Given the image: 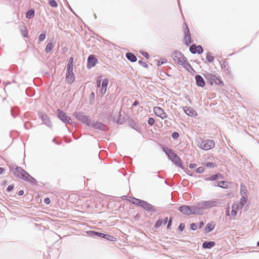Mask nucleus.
Returning <instances> with one entry per match:
<instances>
[{
    "mask_svg": "<svg viewBox=\"0 0 259 259\" xmlns=\"http://www.w3.org/2000/svg\"><path fill=\"white\" fill-rule=\"evenodd\" d=\"M171 57L176 63L182 66L188 71L190 72V70H193L188 62L187 59L181 52L179 51H174L172 54Z\"/></svg>",
    "mask_w": 259,
    "mask_h": 259,
    "instance_id": "nucleus-1",
    "label": "nucleus"
},
{
    "mask_svg": "<svg viewBox=\"0 0 259 259\" xmlns=\"http://www.w3.org/2000/svg\"><path fill=\"white\" fill-rule=\"evenodd\" d=\"M130 198L132 200L130 201L132 203L142 208L147 212L150 213L151 214H152V213L153 212H157V209L154 206L148 203L147 201L135 198L134 197Z\"/></svg>",
    "mask_w": 259,
    "mask_h": 259,
    "instance_id": "nucleus-2",
    "label": "nucleus"
},
{
    "mask_svg": "<svg viewBox=\"0 0 259 259\" xmlns=\"http://www.w3.org/2000/svg\"><path fill=\"white\" fill-rule=\"evenodd\" d=\"M162 151L167 155L168 159L170 160L175 165L181 169L184 170L182 161L180 157L175 153L174 151L167 147L163 146L162 148Z\"/></svg>",
    "mask_w": 259,
    "mask_h": 259,
    "instance_id": "nucleus-3",
    "label": "nucleus"
},
{
    "mask_svg": "<svg viewBox=\"0 0 259 259\" xmlns=\"http://www.w3.org/2000/svg\"><path fill=\"white\" fill-rule=\"evenodd\" d=\"M86 233L89 236L91 237H94L96 236L99 238H103L106 240L111 242H115L116 241V238L114 236L108 234H105L92 230L87 231H86Z\"/></svg>",
    "mask_w": 259,
    "mask_h": 259,
    "instance_id": "nucleus-4",
    "label": "nucleus"
},
{
    "mask_svg": "<svg viewBox=\"0 0 259 259\" xmlns=\"http://www.w3.org/2000/svg\"><path fill=\"white\" fill-rule=\"evenodd\" d=\"M9 169L11 171L17 178L21 179L23 180L25 176L27 175V171L23 169L21 167L16 165L14 164H10L8 165Z\"/></svg>",
    "mask_w": 259,
    "mask_h": 259,
    "instance_id": "nucleus-5",
    "label": "nucleus"
},
{
    "mask_svg": "<svg viewBox=\"0 0 259 259\" xmlns=\"http://www.w3.org/2000/svg\"><path fill=\"white\" fill-rule=\"evenodd\" d=\"M73 116L80 122L90 126L91 121L88 116L83 114V113L80 112H75L73 114Z\"/></svg>",
    "mask_w": 259,
    "mask_h": 259,
    "instance_id": "nucleus-6",
    "label": "nucleus"
},
{
    "mask_svg": "<svg viewBox=\"0 0 259 259\" xmlns=\"http://www.w3.org/2000/svg\"><path fill=\"white\" fill-rule=\"evenodd\" d=\"M57 114L58 118L62 121L63 123L67 124L70 123L72 124L73 122L71 121V118L68 116L66 113L60 109L57 110Z\"/></svg>",
    "mask_w": 259,
    "mask_h": 259,
    "instance_id": "nucleus-7",
    "label": "nucleus"
},
{
    "mask_svg": "<svg viewBox=\"0 0 259 259\" xmlns=\"http://www.w3.org/2000/svg\"><path fill=\"white\" fill-rule=\"evenodd\" d=\"M215 146L214 142L212 140H201V143L199 147L204 150H208L213 148Z\"/></svg>",
    "mask_w": 259,
    "mask_h": 259,
    "instance_id": "nucleus-8",
    "label": "nucleus"
},
{
    "mask_svg": "<svg viewBox=\"0 0 259 259\" xmlns=\"http://www.w3.org/2000/svg\"><path fill=\"white\" fill-rule=\"evenodd\" d=\"M38 117L41 119L43 123L47 126L50 128L52 126V122L47 114L42 111H38Z\"/></svg>",
    "mask_w": 259,
    "mask_h": 259,
    "instance_id": "nucleus-9",
    "label": "nucleus"
},
{
    "mask_svg": "<svg viewBox=\"0 0 259 259\" xmlns=\"http://www.w3.org/2000/svg\"><path fill=\"white\" fill-rule=\"evenodd\" d=\"M189 214L195 215L199 213V211L203 209L201 202H198L195 205L189 206Z\"/></svg>",
    "mask_w": 259,
    "mask_h": 259,
    "instance_id": "nucleus-10",
    "label": "nucleus"
},
{
    "mask_svg": "<svg viewBox=\"0 0 259 259\" xmlns=\"http://www.w3.org/2000/svg\"><path fill=\"white\" fill-rule=\"evenodd\" d=\"M125 121H127V118L126 119L124 116H123L121 114V112L115 113L113 114V122L117 124H122Z\"/></svg>",
    "mask_w": 259,
    "mask_h": 259,
    "instance_id": "nucleus-11",
    "label": "nucleus"
},
{
    "mask_svg": "<svg viewBox=\"0 0 259 259\" xmlns=\"http://www.w3.org/2000/svg\"><path fill=\"white\" fill-rule=\"evenodd\" d=\"M127 124L131 128L134 129L136 131L140 133L141 131L142 126L138 122L134 121L132 118L130 117H127Z\"/></svg>",
    "mask_w": 259,
    "mask_h": 259,
    "instance_id": "nucleus-12",
    "label": "nucleus"
},
{
    "mask_svg": "<svg viewBox=\"0 0 259 259\" xmlns=\"http://www.w3.org/2000/svg\"><path fill=\"white\" fill-rule=\"evenodd\" d=\"M95 129L99 130L102 131H106L108 130V127L103 123L97 121L95 122H91L90 126Z\"/></svg>",
    "mask_w": 259,
    "mask_h": 259,
    "instance_id": "nucleus-13",
    "label": "nucleus"
},
{
    "mask_svg": "<svg viewBox=\"0 0 259 259\" xmlns=\"http://www.w3.org/2000/svg\"><path fill=\"white\" fill-rule=\"evenodd\" d=\"M185 25L186 26V28L184 30V40L185 42V44L188 46L190 45V44L192 43L191 34L189 29L187 26V25L186 24V23H185Z\"/></svg>",
    "mask_w": 259,
    "mask_h": 259,
    "instance_id": "nucleus-14",
    "label": "nucleus"
},
{
    "mask_svg": "<svg viewBox=\"0 0 259 259\" xmlns=\"http://www.w3.org/2000/svg\"><path fill=\"white\" fill-rule=\"evenodd\" d=\"M98 62V60L95 57L94 55H89L88 58L87 67L88 69H91L94 67Z\"/></svg>",
    "mask_w": 259,
    "mask_h": 259,
    "instance_id": "nucleus-15",
    "label": "nucleus"
},
{
    "mask_svg": "<svg viewBox=\"0 0 259 259\" xmlns=\"http://www.w3.org/2000/svg\"><path fill=\"white\" fill-rule=\"evenodd\" d=\"M203 209L208 207L211 208L217 206L219 203L216 200L201 201Z\"/></svg>",
    "mask_w": 259,
    "mask_h": 259,
    "instance_id": "nucleus-16",
    "label": "nucleus"
},
{
    "mask_svg": "<svg viewBox=\"0 0 259 259\" xmlns=\"http://www.w3.org/2000/svg\"><path fill=\"white\" fill-rule=\"evenodd\" d=\"M223 178V176L222 174L220 173H217L214 175H211L209 177H206L204 178V180L206 181H214L219 180L220 179H222Z\"/></svg>",
    "mask_w": 259,
    "mask_h": 259,
    "instance_id": "nucleus-17",
    "label": "nucleus"
},
{
    "mask_svg": "<svg viewBox=\"0 0 259 259\" xmlns=\"http://www.w3.org/2000/svg\"><path fill=\"white\" fill-rule=\"evenodd\" d=\"M24 181L29 182L31 185L33 186H36L37 185V181L36 180L31 176L28 172L26 175L23 179Z\"/></svg>",
    "mask_w": 259,
    "mask_h": 259,
    "instance_id": "nucleus-18",
    "label": "nucleus"
},
{
    "mask_svg": "<svg viewBox=\"0 0 259 259\" xmlns=\"http://www.w3.org/2000/svg\"><path fill=\"white\" fill-rule=\"evenodd\" d=\"M184 112L189 116L195 117L197 115L196 111L189 107L186 106L184 107Z\"/></svg>",
    "mask_w": 259,
    "mask_h": 259,
    "instance_id": "nucleus-19",
    "label": "nucleus"
},
{
    "mask_svg": "<svg viewBox=\"0 0 259 259\" xmlns=\"http://www.w3.org/2000/svg\"><path fill=\"white\" fill-rule=\"evenodd\" d=\"M178 210L180 211L183 214L186 215H189V211H190V208H189V205H180L178 208Z\"/></svg>",
    "mask_w": 259,
    "mask_h": 259,
    "instance_id": "nucleus-20",
    "label": "nucleus"
},
{
    "mask_svg": "<svg viewBox=\"0 0 259 259\" xmlns=\"http://www.w3.org/2000/svg\"><path fill=\"white\" fill-rule=\"evenodd\" d=\"M215 227V223L214 222H211L206 224L203 233L206 234L211 232L213 230Z\"/></svg>",
    "mask_w": 259,
    "mask_h": 259,
    "instance_id": "nucleus-21",
    "label": "nucleus"
},
{
    "mask_svg": "<svg viewBox=\"0 0 259 259\" xmlns=\"http://www.w3.org/2000/svg\"><path fill=\"white\" fill-rule=\"evenodd\" d=\"M215 245L213 241H205L202 243V247L203 249H211Z\"/></svg>",
    "mask_w": 259,
    "mask_h": 259,
    "instance_id": "nucleus-22",
    "label": "nucleus"
},
{
    "mask_svg": "<svg viewBox=\"0 0 259 259\" xmlns=\"http://www.w3.org/2000/svg\"><path fill=\"white\" fill-rule=\"evenodd\" d=\"M204 75L210 84L212 85L214 83L215 75L208 72L205 73Z\"/></svg>",
    "mask_w": 259,
    "mask_h": 259,
    "instance_id": "nucleus-23",
    "label": "nucleus"
},
{
    "mask_svg": "<svg viewBox=\"0 0 259 259\" xmlns=\"http://www.w3.org/2000/svg\"><path fill=\"white\" fill-rule=\"evenodd\" d=\"M75 79V76L73 72V71L69 72L66 71V80L67 82L71 84L72 83Z\"/></svg>",
    "mask_w": 259,
    "mask_h": 259,
    "instance_id": "nucleus-24",
    "label": "nucleus"
},
{
    "mask_svg": "<svg viewBox=\"0 0 259 259\" xmlns=\"http://www.w3.org/2000/svg\"><path fill=\"white\" fill-rule=\"evenodd\" d=\"M195 80L196 81V84L201 87H203L205 85V81L203 77L199 74L195 76Z\"/></svg>",
    "mask_w": 259,
    "mask_h": 259,
    "instance_id": "nucleus-25",
    "label": "nucleus"
},
{
    "mask_svg": "<svg viewBox=\"0 0 259 259\" xmlns=\"http://www.w3.org/2000/svg\"><path fill=\"white\" fill-rule=\"evenodd\" d=\"M108 83L109 80L107 78H105L103 80L101 87V92L102 95H103L106 93Z\"/></svg>",
    "mask_w": 259,
    "mask_h": 259,
    "instance_id": "nucleus-26",
    "label": "nucleus"
},
{
    "mask_svg": "<svg viewBox=\"0 0 259 259\" xmlns=\"http://www.w3.org/2000/svg\"><path fill=\"white\" fill-rule=\"evenodd\" d=\"M247 201V197H245L242 195L241 198L240 199L239 203L235 204L237 206H238L240 209L242 208L245 205L246 202Z\"/></svg>",
    "mask_w": 259,
    "mask_h": 259,
    "instance_id": "nucleus-27",
    "label": "nucleus"
},
{
    "mask_svg": "<svg viewBox=\"0 0 259 259\" xmlns=\"http://www.w3.org/2000/svg\"><path fill=\"white\" fill-rule=\"evenodd\" d=\"M126 58L132 62H135L137 60L136 56L132 53L127 52L125 54Z\"/></svg>",
    "mask_w": 259,
    "mask_h": 259,
    "instance_id": "nucleus-28",
    "label": "nucleus"
},
{
    "mask_svg": "<svg viewBox=\"0 0 259 259\" xmlns=\"http://www.w3.org/2000/svg\"><path fill=\"white\" fill-rule=\"evenodd\" d=\"M239 209H240V208L235 204L232 205L231 210V215L232 217H235L237 215Z\"/></svg>",
    "mask_w": 259,
    "mask_h": 259,
    "instance_id": "nucleus-29",
    "label": "nucleus"
},
{
    "mask_svg": "<svg viewBox=\"0 0 259 259\" xmlns=\"http://www.w3.org/2000/svg\"><path fill=\"white\" fill-rule=\"evenodd\" d=\"M35 15V11L33 9H31L29 10L26 13V18L30 19L34 17Z\"/></svg>",
    "mask_w": 259,
    "mask_h": 259,
    "instance_id": "nucleus-30",
    "label": "nucleus"
},
{
    "mask_svg": "<svg viewBox=\"0 0 259 259\" xmlns=\"http://www.w3.org/2000/svg\"><path fill=\"white\" fill-rule=\"evenodd\" d=\"M153 111H154L155 114L157 116L159 117V116H161V114H162V112L163 111V110L159 107L156 106V107H154Z\"/></svg>",
    "mask_w": 259,
    "mask_h": 259,
    "instance_id": "nucleus-31",
    "label": "nucleus"
},
{
    "mask_svg": "<svg viewBox=\"0 0 259 259\" xmlns=\"http://www.w3.org/2000/svg\"><path fill=\"white\" fill-rule=\"evenodd\" d=\"M19 112V110L17 108H12L11 109V113L13 117L14 118L16 117V116L18 114Z\"/></svg>",
    "mask_w": 259,
    "mask_h": 259,
    "instance_id": "nucleus-32",
    "label": "nucleus"
},
{
    "mask_svg": "<svg viewBox=\"0 0 259 259\" xmlns=\"http://www.w3.org/2000/svg\"><path fill=\"white\" fill-rule=\"evenodd\" d=\"M220 185L219 187L223 189H227L228 188V182L226 181H220Z\"/></svg>",
    "mask_w": 259,
    "mask_h": 259,
    "instance_id": "nucleus-33",
    "label": "nucleus"
},
{
    "mask_svg": "<svg viewBox=\"0 0 259 259\" xmlns=\"http://www.w3.org/2000/svg\"><path fill=\"white\" fill-rule=\"evenodd\" d=\"M206 59L207 60V61L209 63H211L214 60V57L211 55V53L210 52H208L206 54Z\"/></svg>",
    "mask_w": 259,
    "mask_h": 259,
    "instance_id": "nucleus-34",
    "label": "nucleus"
},
{
    "mask_svg": "<svg viewBox=\"0 0 259 259\" xmlns=\"http://www.w3.org/2000/svg\"><path fill=\"white\" fill-rule=\"evenodd\" d=\"M162 219L161 218H159V219L157 221H156L155 223L154 228L158 229L162 225Z\"/></svg>",
    "mask_w": 259,
    "mask_h": 259,
    "instance_id": "nucleus-35",
    "label": "nucleus"
},
{
    "mask_svg": "<svg viewBox=\"0 0 259 259\" xmlns=\"http://www.w3.org/2000/svg\"><path fill=\"white\" fill-rule=\"evenodd\" d=\"M53 47H54V46H53V43H52V42L48 43L46 48L45 52L47 53H49L52 50Z\"/></svg>",
    "mask_w": 259,
    "mask_h": 259,
    "instance_id": "nucleus-36",
    "label": "nucleus"
},
{
    "mask_svg": "<svg viewBox=\"0 0 259 259\" xmlns=\"http://www.w3.org/2000/svg\"><path fill=\"white\" fill-rule=\"evenodd\" d=\"M197 46L195 45H192L191 46H190V48H189V50H190V52L192 53V54H195L196 53H197Z\"/></svg>",
    "mask_w": 259,
    "mask_h": 259,
    "instance_id": "nucleus-37",
    "label": "nucleus"
},
{
    "mask_svg": "<svg viewBox=\"0 0 259 259\" xmlns=\"http://www.w3.org/2000/svg\"><path fill=\"white\" fill-rule=\"evenodd\" d=\"M203 165L204 166H206L207 167L211 168V167H214V166H215V163H213L212 162H207L204 163Z\"/></svg>",
    "mask_w": 259,
    "mask_h": 259,
    "instance_id": "nucleus-38",
    "label": "nucleus"
},
{
    "mask_svg": "<svg viewBox=\"0 0 259 259\" xmlns=\"http://www.w3.org/2000/svg\"><path fill=\"white\" fill-rule=\"evenodd\" d=\"M21 32L22 35L24 37H28L27 30L25 27H24L23 28L21 29Z\"/></svg>",
    "mask_w": 259,
    "mask_h": 259,
    "instance_id": "nucleus-39",
    "label": "nucleus"
},
{
    "mask_svg": "<svg viewBox=\"0 0 259 259\" xmlns=\"http://www.w3.org/2000/svg\"><path fill=\"white\" fill-rule=\"evenodd\" d=\"M198 228V224L196 223H192L190 225V229L192 231H195Z\"/></svg>",
    "mask_w": 259,
    "mask_h": 259,
    "instance_id": "nucleus-40",
    "label": "nucleus"
},
{
    "mask_svg": "<svg viewBox=\"0 0 259 259\" xmlns=\"http://www.w3.org/2000/svg\"><path fill=\"white\" fill-rule=\"evenodd\" d=\"M221 66L224 70L229 71V67L228 62L224 61L223 63L221 64Z\"/></svg>",
    "mask_w": 259,
    "mask_h": 259,
    "instance_id": "nucleus-41",
    "label": "nucleus"
},
{
    "mask_svg": "<svg viewBox=\"0 0 259 259\" xmlns=\"http://www.w3.org/2000/svg\"><path fill=\"white\" fill-rule=\"evenodd\" d=\"M113 114L106 116L105 117L106 118V122L109 123L111 121H113Z\"/></svg>",
    "mask_w": 259,
    "mask_h": 259,
    "instance_id": "nucleus-42",
    "label": "nucleus"
},
{
    "mask_svg": "<svg viewBox=\"0 0 259 259\" xmlns=\"http://www.w3.org/2000/svg\"><path fill=\"white\" fill-rule=\"evenodd\" d=\"M204 168L203 166L199 167L195 169V171L197 174H202L204 171Z\"/></svg>",
    "mask_w": 259,
    "mask_h": 259,
    "instance_id": "nucleus-43",
    "label": "nucleus"
},
{
    "mask_svg": "<svg viewBox=\"0 0 259 259\" xmlns=\"http://www.w3.org/2000/svg\"><path fill=\"white\" fill-rule=\"evenodd\" d=\"M149 175L151 177H153V178H155V177H158L160 179H162L163 178L161 177L158 174L157 172H149Z\"/></svg>",
    "mask_w": 259,
    "mask_h": 259,
    "instance_id": "nucleus-44",
    "label": "nucleus"
},
{
    "mask_svg": "<svg viewBox=\"0 0 259 259\" xmlns=\"http://www.w3.org/2000/svg\"><path fill=\"white\" fill-rule=\"evenodd\" d=\"M220 181H218V180L212 181L211 182L210 185L211 186H213V187H219V186L220 185Z\"/></svg>",
    "mask_w": 259,
    "mask_h": 259,
    "instance_id": "nucleus-45",
    "label": "nucleus"
},
{
    "mask_svg": "<svg viewBox=\"0 0 259 259\" xmlns=\"http://www.w3.org/2000/svg\"><path fill=\"white\" fill-rule=\"evenodd\" d=\"M214 83L219 85H222L223 84V83L222 81V80L219 78L217 77L216 76L215 78L214 79Z\"/></svg>",
    "mask_w": 259,
    "mask_h": 259,
    "instance_id": "nucleus-46",
    "label": "nucleus"
},
{
    "mask_svg": "<svg viewBox=\"0 0 259 259\" xmlns=\"http://www.w3.org/2000/svg\"><path fill=\"white\" fill-rule=\"evenodd\" d=\"M49 4L54 8H57L58 7L57 3L55 0H49Z\"/></svg>",
    "mask_w": 259,
    "mask_h": 259,
    "instance_id": "nucleus-47",
    "label": "nucleus"
},
{
    "mask_svg": "<svg viewBox=\"0 0 259 259\" xmlns=\"http://www.w3.org/2000/svg\"><path fill=\"white\" fill-rule=\"evenodd\" d=\"M46 35L45 33H41L38 36V41L39 42L42 41L46 38Z\"/></svg>",
    "mask_w": 259,
    "mask_h": 259,
    "instance_id": "nucleus-48",
    "label": "nucleus"
},
{
    "mask_svg": "<svg viewBox=\"0 0 259 259\" xmlns=\"http://www.w3.org/2000/svg\"><path fill=\"white\" fill-rule=\"evenodd\" d=\"M179 136L180 135L178 132H174L171 134V137L175 140L178 139Z\"/></svg>",
    "mask_w": 259,
    "mask_h": 259,
    "instance_id": "nucleus-49",
    "label": "nucleus"
},
{
    "mask_svg": "<svg viewBox=\"0 0 259 259\" xmlns=\"http://www.w3.org/2000/svg\"><path fill=\"white\" fill-rule=\"evenodd\" d=\"M73 64L68 63L67 66L66 71L71 72L73 71Z\"/></svg>",
    "mask_w": 259,
    "mask_h": 259,
    "instance_id": "nucleus-50",
    "label": "nucleus"
},
{
    "mask_svg": "<svg viewBox=\"0 0 259 259\" xmlns=\"http://www.w3.org/2000/svg\"><path fill=\"white\" fill-rule=\"evenodd\" d=\"M185 225L184 223H181L180 224L179 227H178V230L179 231L182 232V231H183L185 229Z\"/></svg>",
    "mask_w": 259,
    "mask_h": 259,
    "instance_id": "nucleus-51",
    "label": "nucleus"
},
{
    "mask_svg": "<svg viewBox=\"0 0 259 259\" xmlns=\"http://www.w3.org/2000/svg\"><path fill=\"white\" fill-rule=\"evenodd\" d=\"M240 192L241 194H246L247 192V189L245 186H243L242 185H241Z\"/></svg>",
    "mask_w": 259,
    "mask_h": 259,
    "instance_id": "nucleus-52",
    "label": "nucleus"
},
{
    "mask_svg": "<svg viewBox=\"0 0 259 259\" xmlns=\"http://www.w3.org/2000/svg\"><path fill=\"white\" fill-rule=\"evenodd\" d=\"M147 122L148 123V124L150 126H152L154 124V122H155V120L152 117H149L148 118V120L147 121Z\"/></svg>",
    "mask_w": 259,
    "mask_h": 259,
    "instance_id": "nucleus-53",
    "label": "nucleus"
},
{
    "mask_svg": "<svg viewBox=\"0 0 259 259\" xmlns=\"http://www.w3.org/2000/svg\"><path fill=\"white\" fill-rule=\"evenodd\" d=\"M197 49L196 50L197 53H198V54H201L203 53V48L201 46H200V45L197 46Z\"/></svg>",
    "mask_w": 259,
    "mask_h": 259,
    "instance_id": "nucleus-54",
    "label": "nucleus"
},
{
    "mask_svg": "<svg viewBox=\"0 0 259 259\" xmlns=\"http://www.w3.org/2000/svg\"><path fill=\"white\" fill-rule=\"evenodd\" d=\"M172 218H170L168 222L167 223V226H166L167 229H169L170 228V227L172 225Z\"/></svg>",
    "mask_w": 259,
    "mask_h": 259,
    "instance_id": "nucleus-55",
    "label": "nucleus"
},
{
    "mask_svg": "<svg viewBox=\"0 0 259 259\" xmlns=\"http://www.w3.org/2000/svg\"><path fill=\"white\" fill-rule=\"evenodd\" d=\"M14 188V184H11L9 185L6 189V191L8 192H11Z\"/></svg>",
    "mask_w": 259,
    "mask_h": 259,
    "instance_id": "nucleus-56",
    "label": "nucleus"
},
{
    "mask_svg": "<svg viewBox=\"0 0 259 259\" xmlns=\"http://www.w3.org/2000/svg\"><path fill=\"white\" fill-rule=\"evenodd\" d=\"M139 63L146 68H147L148 67V65L147 64V63L146 62H143L142 60H139Z\"/></svg>",
    "mask_w": 259,
    "mask_h": 259,
    "instance_id": "nucleus-57",
    "label": "nucleus"
},
{
    "mask_svg": "<svg viewBox=\"0 0 259 259\" xmlns=\"http://www.w3.org/2000/svg\"><path fill=\"white\" fill-rule=\"evenodd\" d=\"M198 224V228L199 229L202 228L204 225V223L203 221H200Z\"/></svg>",
    "mask_w": 259,
    "mask_h": 259,
    "instance_id": "nucleus-58",
    "label": "nucleus"
},
{
    "mask_svg": "<svg viewBox=\"0 0 259 259\" xmlns=\"http://www.w3.org/2000/svg\"><path fill=\"white\" fill-rule=\"evenodd\" d=\"M165 62H166V61H165L164 59H161L160 60L158 61V62L157 63V65L158 66H160L161 65L165 63Z\"/></svg>",
    "mask_w": 259,
    "mask_h": 259,
    "instance_id": "nucleus-59",
    "label": "nucleus"
},
{
    "mask_svg": "<svg viewBox=\"0 0 259 259\" xmlns=\"http://www.w3.org/2000/svg\"><path fill=\"white\" fill-rule=\"evenodd\" d=\"M44 202L46 204H49L51 202V200L49 197H47L44 199Z\"/></svg>",
    "mask_w": 259,
    "mask_h": 259,
    "instance_id": "nucleus-60",
    "label": "nucleus"
},
{
    "mask_svg": "<svg viewBox=\"0 0 259 259\" xmlns=\"http://www.w3.org/2000/svg\"><path fill=\"white\" fill-rule=\"evenodd\" d=\"M141 54L143 55L146 58L148 59L149 58V54L146 52H141Z\"/></svg>",
    "mask_w": 259,
    "mask_h": 259,
    "instance_id": "nucleus-61",
    "label": "nucleus"
},
{
    "mask_svg": "<svg viewBox=\"0 0 259 259\" xmlns=\"http://www.w3.org/2000/svg\"><path fill=\"white\" fill-rule=\"evenodd\" d=\"M197 166V164L195 163H190L189 165V167L190 169H193Z\"/></svg>",
    "mask_w": 259,
    "mask_h": 259,
    "instance_id": "nucleus-62",
    "label": "nucleus"
},
{
    "mask_svg": "<svg viewBox=\"0 0 259 259\" xmlns=\"http://www.w3.org/2000/svg\"><path fill=\"white\" fill-rule=\"evenodd\" d=\"M167 117L166 114L164 112V110L162 111L161 116H159L162 119H164Z\"/></svg>",
    "mask_w": 259,
    "mask_h": 259,
    "instance_id": "nucleus-63",
    "label": "nucleus"
},
{
    "mask_svg": "<svg viewBox=\"0 0 259 259\" xmlns=\"http://www.w3.org/2000/svg\"><path fill=\"white\" fill-rule=\"evenodd\" d=\"M184 170L188 175H189L190 176H193L192 172H191V171L188 169H185L184 168Z\"/></svg>",
    "mask_w": 259,
    "mask_h": 259,
    "instance_id": "nucleus-64",
    "label": "nucleus"
}]
</instances>
